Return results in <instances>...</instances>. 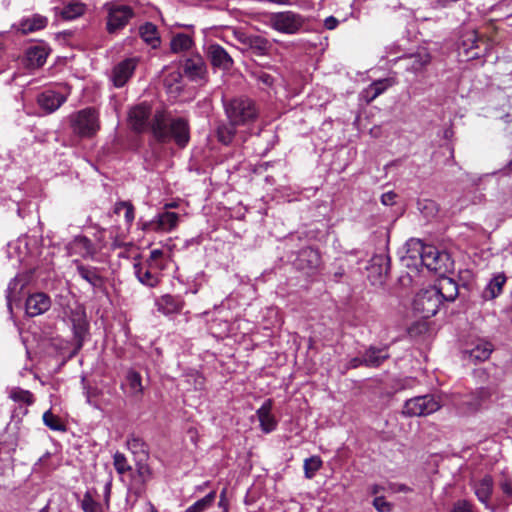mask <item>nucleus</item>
Wrapping results in <instances>:
<instances>
[{"label":"nucleus","instance_id":"obj_1","mask_svg":"<svg viewBox=\"0 0 512 512\" xmlns=\"http://www.w3.org/2000/svg\"><path fill=\"white\" fill-rule=\"evenodd\" d=\"M150 130L155 140L162 144L174 141L177 146L184 148L190 140L188 120L184 117H173L165 110L155 111Z\"/></svg>","mask_w":512,"mask_h":512},{"label":"nucleus","instance_id":"obj_2","mask_svg":"<svg viewBox=\"0 0 512 512\" xmlns=\"http://www.w3.org/2000/svg\"><path fill=\"white\" fill-rule=\"evenodd\" d=\"M407 254L411 259L419 258L429 271L440 276L452 268L450 256L446 252L439 251L433 245H426L420 239H410L407 242Z\"/></svg>","mask_w":512,"mask_h":512},{"label":"nucleus","instance_id":"obj_3","mask_svg":"<svg viewBox=\"0 0 512 512\" xmlns=\"http://www.w3.org/2000/svg\"><path fill=\"white\" fill-rule=\"evenodd\" d=\"M224 110L228 120L234 125H247L258 117L254 101L243 96L224 101Z\"/></svg>","mask_w":512,"mask_h":512},{"label":"nucleus","instance_id":"obj_4","mask_svg":"<svg viewBox=\"0 0 512 512\" xmlns=\"http://www.w3.org/2000/svg\"><path fill=\"white\" fill-rule=\"evenodd\" d=\"M267 17V23L272 29L288 35L299 33L306 22L304 16L290 10L269 13Z\"/></svg>","mask_w":512,"mask_h":512},{"label":"nucleus","instance_id":"obj_5","mask_svg":"<svg viewBox=\"0 0 512 512\" xmlns=\"http://www.w3.org/2000/svg\"><path fill=\"white\" fill-rule=\"evenodd\" d=\"M70 122L73 133L80 137H92L100 129L99 114L91 107L71 115Z\"/></svg>","mask_w":512,"mask_h":512},{"label":"nucleus","instance_id":"obj_6","mask_svg":"<svg viewBox=\"0 0 512 512\" xmlns=\"http://www.w3.org/2000/svg\"><path fill=\"white\" fill-rule=\"evenodd\" d=\"M440 408V399L435 395L427 394L408 399L405 402L403 413L410 417H420L430 415Z\"/></svg>","mask_w":512,"mask_h":512},{"label":"nucleus","instance_id":"obj_7","mask_svg":"<svg viewBox=\"0 0 512 512\" xmlns=\"http://www.w3.org/2000/svg\"><path fill=\"white\" fill-rule=\"evenodd\" d=\"M104 7L108 13L106 29L110 34L122 30L135 15L128 5L108 2Z\"/></svg>","mask_w":512,"mask_h":512},{"label":"nucleus","instance_id":"obj_8","mask_svg":"<svg viewBox=\"0 0 512 512\" xmlns=\"http://www.w3.org/2000/svg\"><path fill=\"white\" fill-rule=\"evenodd\" d=\"M441 303L442 301L439 298L438 292H436V288L431 286L416 294L413 308L423 318H430L438 312Z\"/></svg>","mask_w":512,"mask_h":512},{"label":"nucleus","instance_id":"obj_9","mask_svg":"<svg viewBox=\"0 0 512 512\" xmlns=\"http://www.w3.org/2000/svg\"><path fill=\"white\" fill-rule=\"evenodd\" d=\"M293 264L297 270L308 276L316 275L322 267L320 252L313 247H304L298 251Z\"/></svg>","mask_w":512,"mask_h":512},{"label":"nucleus","instance_id":"obj_10","mask_svg":"<svg viewBox=\"0 0 512 512\" xmlns=\"http://www.w3.org/2000/svg\"><path fill=\"white\" fill-rule=\"evenodd\" d=\"M390 270V258L385 254L374 255L367 266L368 278L373 285L384 283Z\"/></svg>","mask_w":512,"mask_h":512},{"label":"nucleus","instance_id":"obj_11","mask_svg":"<svg viewBox=\"0 0 512 512\" xmlns=\"http://www.w3.org/2000/svg\"><path fill=\"white\" fill-rule=\"evenodd\" d=\"M78 275L86 281L95 291H103L105 289V278L101 274L98 267L85 265L79 260H74Z\"/></svg>","mask_w":512,"mask_h":512},{"label":"nucleus","instance_id":"obj_12","mask_svg":"<svg viewBox=\"0 0 512 512\" xmlns=\"http://www.w3.org/2000/svg\"><path fill=\"white\" fill-rule=\"evenodd\" d=\"M151 116V108L149 105L142 103L133 107L129 112V123L136 132H144L149 127V118Z\"/></svg>","mask_w":512,"mask_h":512},{"label":"nucleus","instance_id":"obj_13","mask_svg":"<svg viewBox=\"0 0 512 512\" xmlns=\"http://www.w3.org/2000/svg\"><path fill=\"white\" fill-rule=\"evenodd\" d=\"M179 215L175 212L159 214L155 220L143 224V230L147 231H171L177 226Z\"/></svg>","mask_w":512,"mask_h":512},{"label":"nucleus","instance_id":"obj_14","mask_svg":"<svg viewBox=\"0 0 512 512\" xmlns=\"http://www.w3.org/2000/svg\"><path fill=\"white\" fill-rule=\"evenodd\" d=\"M66 100V95L53 90H46L37 96L39 107L48 114L60 108Z\"/></svg>","mask_w":512,"mask_h":512},{"label":"nucleus","instance_id":"obj_15","mask_svg":"<svg viewBox=\"0 0 512 512\" xmlns=\"http://www.w3.org/2000/svg\"><path fill=\"white\" fill-rule=\"evenodd\" d=\"M207 56L211 64L221 70H229L233 66V59L219 44H211L207 48Z\"/></svg>","mask_w":512,"mask_h":512},{"label":"nucleus","instance_id":"obj_16","mask_svg":"<svg viewBox=\"0 0 512 512\" xmlns=\"http://www.w3.org/2000/svg\"><path fill=\"white\" fill-rule=\"evenodd\" d=\"M51 307V300L45 293L30 295L25 302L26 313L30 317H36L45 313Z\"/></svg>","mask_w":512,"mask_h":512},{"label":"nucleus","instance_id":"obj_17","mask_svg":"<svg viewBox=\"0 0 512 512\" xmlns=\"http://www.w3.org/2000/svg\"><path fill=\"white\" fill-rule=\"evenodd\" d=\"M184 74L192 81L203 80L207 74V67L203 58L194 55L187 58L183 65Z\"/></svg>","mask_w":512,"mask_h":512},{"label":"nucleus","instance_id":"obj_18","mask_svg":"<svg viewBox=\"0 0 512 512\" xmlns=\"http://www.w3.org/2000/svg\"><path fill=\"white\" fill-rule=\"evenodd\" d=\"M238 40L259 56L267 55L272 48L271 42L260 35L241 34Z\"/></svg>","mask_w":512,"mask_h":512},{"label":"nucleus","instance_id":"obj_19","mask_svg":"<svg viewBox=\"0 0 512 512\" xmlns=\"http://www.w3.org/2000/svg\"><path fill=\"white\" fill-rule=\"evenodd\" d=\"M136 68L134 59H125L117 64L112 71V81L114 86L123 87L128 79L132 76Z\"/></svg>","mask_w":512,"mask_h":512},{"label":"nucleus","instance_id":"obj_20","mask_svg":"<svg viewBox=\"0 0 512 512\" xmlns=\"http://www.w3.org/2000/svg\"><path fill=\"white\" fill-rule=\"evenodd\" d=\"M272 406L273 402L271 399H267L261 405V407L256 411V415L260 422V427L263 432L270 433L276 429L277 421L275 417L272 415Z\"/></svg>","mask_w":512,"mask_h":512},{"label":"nucleus","instance_id":"obj_21","mask_svg":"<svg viewBox=\"0 0 512 512\" xmlns=\"http://www.w3.org/2000/svg\"><path fill=\"white\" fill-rule=\"evenodd\" d=\"M134 273L137 279L148 287H156L160 282V274L154 271L151 264L144 265L142 263L134 264Z\"/></svg>","mask_w":512,"mask_h":512},{"label":"nucleus","instance_id":"obj_22","mask_svg":"<svg viewBox=\"0 0 512 512\" xmlns=\"http://www.w3.org/2000/svg\"><path fill=\"white\" fill-rule=\"evenodd\" d=\"M71 322L77 349L82 348L85 335L88 330V322L84 311H75L71 314Z\"/></svg>","mask_w":512,"mask_h":512},{"label":"nucleus","instance_id":"obj_23","mask_svg":"<svg viewBox=\"0 0 512 512\" xmlns=\"http://www.w3.org/2000/svg\"><path fill=\"white\" fill-rule=\"evenodd\" d=\"M436 288L439 298L448 302H453L458 296V284L449 277H441L437 285L432 286Z\"/></svg>","mask_w":512,"mask_h":512},{"label":"nucleus","instance_id":"obj_24","mask_svg":"<svg viewBox=\"0 0 512 512\" xmlns=\"http://www.w3.org/2000/svg\"><path fill=\"white\" fill-rule=\"evenodd\" d=\"M390 357L388 346L374 347L370 346L362 355V361L367 367H379Z\"/></svg>","mask_w":512,"mask_h":512},{"label":"nucleus","instance_id":"obj_25","mask_svg":"<svg viewBox=\"0 0 512 512\" xmlns=\"http://www.w3.org/2000/svg\"><path fill=\"white\" fill-rule=\"evenodd\" d=\"M506 276L504 273H497L494 277L489 281L487 286L484 288L482 292V298L486 301L493 300L498 297L502 293V289L504 284L506 283Z\"/></svg>","mask_w":512,"mask_h":512},{"label":"nucleus","instance_id":"obj_26","mask_svg":"<svg viewBox=\"0 0 512 512\" xmlns=\"http://www.w3.org/2000/svg\"><path fill=\"white\" fill-rule=\"evenodd\" d=\"M473 489L478 500L487 506L493 492L492 477L485 475L481 480L474 483Z\"/></svg>","mask_w":512,"mask_h":512},{"label":"nucleus","instance_id":"obj_27","mask_svg":"<svg viewBox=\"0 0 512 512\" xmlns=\"http://www.w3.org/2000/svg\"><path fill=\"white\" fill-rule=\"evenodd\" d=\"M139 34L143 41L153 49L160 46L161 40L157 26L151 22H146L139 27Z\"/></svg>","mask_w":512,"mask_h":512},{"label":"nucleus","instance_id":"obj_28","mask_svg":"<svg viewBox=\"0 0 512 512\" xmlns=\"http://www.w3.org/2000/svg\"><path fill=\"white\" fill-rule=\"evenodd\" d=\"M47 22L48 20L46 17L36 14L30 18L23 19L19 24V30L23 34H28L45 28Z\"/></svg>","mask_w":512,"mask_h":512},{"label":"nucleus","instance_id":"obj_29","mask_svg":"<svg viewBox=\"0 0 512 512\" xmlns=\"http://www.w3.org/2000/svg\"><path fill=\"white\" fill-rule=\"evenodd\" d=\"M73 246L77 250V252L83 258L93 259L95 256V247L92 241L86 236H76L72 242Z\"/></svg>","mask_w":512,"mask_h":512},{"label":"nucleus","instance_id":"obj_30","mask_svg":"<svg viewBox=\"0 0 512 512\" xmlns=\"http://www.w3.org/2000/svg\"><path fill=\"white\" fill-rule=\"evenodd\" d=\"M492 344L487 341H480L472 349L468 350L469 358L474 362L485 361L490 357Z\"/></svg>","mask_w":512,"mask_h":512},{"label":"nucleus","instance_id":"obj_31","mask_svg":"<svg viewBox=\"0 0 512 512\" xmlns=\"http://www.w3.org/2000/svg\"><path fill=\"white\" fill-rule=\"evenodd\" d=\"M193 45V39L185 33L174 35L170 42V48L173 53L188 51Z\"/></svg>","mask_w":512,"mask_h":512},{"label":"nucleus","instance_id":"obj_32","mask_svg":"<svg viewBox=\"0 0 512 512\" xmlns=\"http://www.w3.org/2000/svg\"><path fill=\"white\" fill-rule=\"evenodd\" d=\"M48 53L45 48L35 46L27 51V60L32 67H41L47 59Z\"/></svg>","mask_w":512,"mask_h":512},{"label":"nucleus","instance_id":"obj_33","mask_svg":"<svg viewBox=\"0 0 512 512\" xmlns=\"http://www.w3.org/2000/svg\"><path fill=\"white\" fill-rule=\"evenodd\" d=\"M158 305L159 310L165 314L176 313L182 309V303L171 295L162 296Z\"/></svg>","mask_w":512,"mask_h":512},{"label":"nucleus","instance_id":"obj_34","mask_svg":"<svg viewBox=\"0 0 512 512\" xmlns=\"http://www.w3.org/2000/svg\"><path fill=\"white\" fill-rule=\"evenodd\" d=\"M84 12L85 5L83 3L78 1H71L63 7L61 11V16L64 19L72 20L83 15Z\"/></svg>","mask_w":512,"mask_h":512},{"label":"nucleus","instance_id":"obj_35","mask_svg":"<svg viewBox=\"0 0 512 512\" xmlns=\"http://www.w3.org/2000/svg\"><path fill=\"white\" fill-rule=\"evenodd\" d=\"M482 40L478 37L476 30H469L461 36V46L468 55L473 49L479 48V42Z\"/></svg>","mask_w":512,"mask_h":512},{"label":"nucleus","instance_id":"obj_36","mask_svg":"<svg viewBox=\"0 0 512 512\" xmlns=\"http://www.w3.org/2000/svg\"><path fill=\"white\" fill-rule=\"evenodd\" d=\"M236 126L237 125L232 124L230 121L229 124L219 125L217 128L218 140L225 145L230 144L236 134Z\"/></svg>","mask_w":512,"mask_h":512},{"label":"nucleus","instance_id":"obj_37","mask_svg":"<svg viewBox=\"0 0 512 512\" xmlns=\"http://www.w3.org/2000/svg\"><path fill=\"white\" fill-rule=\"evenodd\" d=\"M216 492L211 491L202 499L196 501L193 505L189 506L184 512H203L214 503Z\"/></svg>","mask_w":512,"mask_h":512},{"label":"nucleus","instance_id":"obj_38","mask_svg":"<svg viewBox=\"0 0 512 512\" xmlns=\"http://www.w3.org/2000/svg\"><path fill=\"white\" fill-rule=\"evenodd\" d=\"M43 422L44 424L53 431L65 432L66 426L62 422L61 418L52 413L51 410H47L43 414Z\"/></svg>","mask_w":512,"mask_h":512},{"label":"nucleus","instance_id":"obj_39","mask_svg":"<svg viewBox=\"0 0 512 512\" xmlns=\"http://www.w3.org/2000/svg\"><path fill=\"white\" fill-rule=\"evenodd\" d=\"M80 506L83 512H103L101 503L93 498L91 491L84 493Z\"/></svg>","mask_w":512,"mask_h":512},{"label":"nucleus","instance_id":"obj_40","mask_svg":"<svg viewBox=\"0 0 512 512\" xmlns=\"http://www.w3.org/2000/svg\"><path fill=\"white\" fill-rule=\"evenodd\" d=\"M126 382L132 395H139L143 391L141 375L136 371H129Z\"/></svg>","mask_w":512,"mask_h":512},{"label":"nucleus","instance_id":"obj_41","mask_svg":"<svg viewBox=\"0 0 512 512\" xmlns=\"http://www.w3.org/2000/svg\"><path fill=\"white\" fill-rule=\"evenodd\" d=\"M122 210H125V220L128 225H131L135 218L134 206L129 201H119L114 206V213L120 214Z\"/></svg>","mask_w":512,"mask_h":512},{"label":"nucleus","instance_id":"obj_42","mask_svg":"<svg viewBox=\"0 0 512 512\" xmlns=\"http://www.w3.org/2000/svg\"><path fill=\"white\" fill-rule=\"evenodd\" d=\"M322 460L319 456H312L304 461V473L307 479H312L321 468Z\"/></svg>","mask_w":512,"mask_h":512},{"label":"nucleus","instance_id":"obj_43","mask_svg":"<svg viewBox=\"0 0 512 512\" xmlns=\"http://www.w3.org/2000/svg\"><path fill=\"white\" fill-rule=\"evenodd\" d=\"M10 398L15 402H22L27 405H32L34 403V396L28 390H23L21 388H14L10 392Z\"/></svg>","mask_w":512,"mask_h":512},{"label":"nucleus","instance_id":"obj_44","mask_svg":"<svg viewBox=\"0 0 512 512\" xmlns=\"http://www.w3.org/2000/svg\"><path fill=\"white\" fill-rule=\"evenodd\" d=\"M20 282H21V280L19 279V277H15L8 284L7 291H6L7 292L6 298H7V302H8V307L10 309H11L12 301L16 300V298H17L18 291L22 290L23 287L25 286V283H20Z\"/></svg>","mask_w":512,"mask_h":512},{"label":"nucleus","instance_id":"obj_45","mask_svg":"<svg viewBox=\"0 0 512 512\" xmlns=\"http://www.w3.org/2000/svg\"><path fill=\"white\" fill-rule=\"evenodd\" d=\"M113 464L118 474L123 475L124 473L131 470V466L128 463L126 456L121 452H116L113 456Z\"/></svg>","mask_w":512,"mask_h":512},{"label":"nucleus","instance_id":"obj_46","mask_svg":"<svg viewBox=\"0 0 512 512\" xmlns=\"http://www.w3.org/2000/svg\"><path fill=\"white\" fill-rule=\"evenodd\" d=\"M498 487L503 494V501L506 503L512 501V480L503 476L498 482Z\"/></svg>","mask_w":512,"mask_h":512},{"label":"nucleus","instance_id":"obj_47","mask_svg":"<svg viewBox=\"0 0 512 512\" xmlns=\"http://www.w3.org/2000/svg\"><path fill=\"white\" fill-rule=\"evenodd\" d=\"M127 447L132 453L144 452V441L135 435H130L127 439Z\"/></svg>","mask_w":512,"mask_h":512},{"label":"nucleus","instance_id":"obj_48","mask_svg":"<svg viewBox=\"0 0 512 512\" xmlns=\"http://www.w3.org/2000/svg\"><path fill=\"white\" fill-rule=\"evenodd\" d=\"M394 84V81L389 78L380 79L372 82L370 86L374 90V94L377 96L381 95L385 90L391 87Z\"/></svg>","mask_w":512,"mask_h":512},{"label":"nucleus","instance_id":"obj_49","mask_svg":"<svg viewBox=\"0 0 512 512\" xmlns=\"http://www.w3.org/2000/svg\"><path fill=\"white\" fill-rule=\"evenodd\" d=\"M412 60L411 69L413 71H419L430 62V56L428 54L413 55L410 57Z\"/></svg>","mask_w":512,"mask_h":512},{"label":"nucleus","instance_id":"obj_50","mask_svg":"<svg viewBox=\"0 0 512 512\" xmlns=\"http://www.w3.org/2000/svg\"><path fill=\"white\" fill-rule=\"evenodd\" d=\"M372 504L378 512H390L393 508L392 503L386 501L383 496L375 497Z\"/></svg>","mask_w":512,"mask_h":512},{"label":"nucleus","instance_id":"obj_51","mask_svg":"<svg viewBox=\"0 0 512 512\" xmlns=\"http://www.w3.org/2000/svg\"><path fill=\"white\" fill-rule=\"evenodd\" d=\"M136 471L143 485L151 478V469L146 464H137Z\"/></svg>","mask_w":512,"mask_h":512},{"label":"nucleus","instance_id":"obj_52","mask_svg":"<svg viewBox=\"0 0 512 512\" xmlns=\"http://www.w3.org/2000/svg\"><path fill=\"white\" fill-rule=\"evenodd\" d=\"M495 389L490 387H481L476 391V396L478 399V404L487 401L491 398L493 394H495Z\"/></svg>","mask_w":512,"mask_h":512},{"label":"nucleus","instance_id":"obj_53","mask_svg":"<svg viewBox=\"0 0 512 512\" xmlns=\"http://www.w3.org/2000/svg\"><path fill=\"white\" fill-rule=\"evenodd\" d=\"M452 512H473L472 504L466 500H459L454 504Z\"/></svg>","mask_w":512,"mask_h":512},{"label":"nucleus","instance_id":"obj_54","mask_svg":"<svg viewBox=\"0 0 512 512\" xmlns=\"http://www.w3.org/2000/svg\"><path fill=\"white\" fill-rule=\"evenodd\" d=\"M378 96L374 94V90L369 85L367 88H365L361 93V98L367 103H371L373 100H375Z\"/></svg>","mask_w":512,"mask_h":512},{"label":"nucleus","instance_id":"obj_55","mask_svg":"<svg viewBox=\"0 0 512 512\" xmlns=\"http://www.w3.org/2000/svg\"><path fill=\"white\" fill-rule=\"evenodd\" d=\"M397 197V194L393 191L386 192L382 194L381 196V202L382 204L386 206H391L395 203V199Z\"/></svg>","mask_w":512,"mask_h":512},{"label":"nucleus","instance_id":"obj_56","mask_svg":"<svg viewBox=\"0 0 512 512\" xmlns=\"http://www.w3.org/2000/svg\"><path fill=\"white\" fill-rule=\"evenodd\" d=\"M258 80L260 82H262L263 84H265L266 86H272V84L274 82L273 77L266 72L259 73Z\"/></svg>","mask_w":512,"mask_h":512},{"label":"nucleus","instance_id":"obj_57","mask_svg":"<svg viewBox=\"0 0 512 512\" xmlns=\"http://www.w3.org/2000/svg\"><path fill=\"white\" fill-rule=\"evenodd\" d=\"M339 24V21L337 18H335L334 16H329L325 19L324 21V26L328 29V30H333L335 29Z\"/></svg>","mask_w":512,"mask_h":512},{"label":"nucleus","instance_id":"obj_58","mask_svg":"<svg viewBox=\"0 0 512 512\" xmlns=\"http://www.w3.org/2000/svg\"><path fill=\"white\" fill-rule=\"evenodd\" d=\"M162 255H163L162 250H160V249L152 250L151 253H150V257H149V259L147 261V265H149V264L152 265V263L156 262L159 258L162 257Z\"/></svg>","mask_w":512,"mask_h":512},{"label":"nucleus","instance_id":"obj_59","mask_svg":"<svg viewBox=\"0 0 512 512\" xmlns=\"http://www.w3.org/2000/svg\"><path fill=\"white\" fill-rule=\"evenodd\" d=\"M381 133L382 131L380 126H374L369 130V134L374 138L380 137Z\"/></svg>","mask_w":512,"mask_h":512},{"label":"nucleus","instance_id":"obj_60","mask_svg":"<svg viewBox=\"0 0 512 512\" xmlns=\"http://www.w3.org/2000/svg\"><path fill=\"white\" fill-rule=\"evenodd\" d=\"M350 365L351 367L353 368H356L360 365H364V362L362 361V356L361 357H355L353 358L351 361H350Z\"/></svg>","mask_w":512,"mask_h":512},{"label":"nucleus","instance_id":"obj_61","mask_svg":"<svg viewBox=\"0 0 512 512\" xmlns=\"http://www.w3.org/2000/svg\"><path fill=\"white\" fill-rule=\"evenodd\" d=\"M382 490H384V488L377 484H374L370 487V493L373 495H377Z\"/></svg>","mask_w":512,"mask_h":512},{"label":"nucleus","instance_id":"obj_62","mask_svg":"<svg viewBox=\"0 0 512 512\" xmlns=\"http://www.w3.org/2000/svg\"><path fill=\"white\" fill-rule=\"evenodd\" d=\"M345 273V270L342 267H339V269L334 273V278L336 281H338Z\"/></svg>","mask_w":512,"mask_h":512},{"label":"nucleus","instance_id":"obj_63","mask_svg":"<svg viewBox=\"0 0 512 512\" xmlns=\"http://www.w3.org/2000/svg\"><path fill=\"white\" fill-rule=\"evenodd\" d=\"M397 491L408 492V491H410V488L404 484H400L397 486Z\"/></svg>","mask_w":512,"mask_h":512},{"label":"nucleus","instance_id":"obj_64","mask_svg":"<svg viewBox=\"0 0 512 512\" xmlns=\"http://www.w3.org/2000/svg\"><path fill=\"white\" fill-rule=\"evenodd\" d=\"M49 507L46 505L44 508H42L39 512H48Z\"/></svg>","mask_w":512,"mask_h":512}]
</instances>
